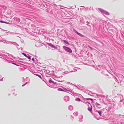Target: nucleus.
I'll return each instance as SVG.
<instances>
[{
  "label": "nucleus",
  "instance_id": "obj_17",
  "mask_svg": "<svg viewBox=\"0 0 124 124\" xmlns=\"http://www.w3.org/2000/svg\"><path fill=\"white\" fill-rule=\"evenodd\" d=\"M32 61H34V58H33L32 59Z\"/></svg>",
  "mask_w": 124,
  "mask_h": 124
},
{
  "label": "nucleus",
  "instance_id": "obj_11",
  "mask_svg": "<svg viewBox=\"0 0 124 124\" xmlns=\"http://www.w3.org/2000/svg\"><path fill=\"white\" fill-rule=\"evenodd\" d=\"M23 55L25 56L26 57H27V56L26 55V54H24V53H23Z\"/></svg>",
  "mask_w": 124,
  "mask_h": 124
},
{
  "label": "nucleus",
  "instance_id": "obj_4",
  "mask_svg": "<svg viewBox=\"0 0 124 124\" xmlns=\"http://www.w3.org/2000/svg\"><path fill=\"white\" fill-rule=\"evenodd\" d=\"M99 10L101 12L103 13L105 11L104 10L101 9H99Z\"/></svg>",
  "mask_w": 124,
  "mask_h": 124
},
{
  "label": "nucleus",
  "instance_id": "obj_15",
  "mask_svg": "<svg viewBox=\"0 0 124 124\" xmlns=\"http://www.w3.org/2000/svg\"><path fill=\"white\" fill-rule=\"evenodd\" d=\"M28 59H30V60H31V59L30 58V57H28Z\"/></svg>",
  "mask_w": 124,
  "mask_h": 124
},
{
  "label": "nucleus",
  "instance_id": "obj_6",
  "mask_svg": "<svg viewBox=\"0 0 124 124\" xmlns=\"http://www.w3.org/2000/svg\"><path fill=\"white\" fill-rule=\"evenodd\" d=\"M63 41L66 44H68V45H69V43L66 40H63Z\"/></svg>",
  "mask_w": 124,
  "mask_h": 124
},
{
  "label": "nucleus",
  "instance_id": "obj_3",
  "mask_svg": "<svg viewBox=\"0 0 124 124\" xmlns=\"http://www.w3.org/2000/svg\"><path fill=\"white\" fill-rule=\"evenodd\" d=\"M103 14L107 15H109V13L106 11H105Z\"/></svg>",
  "mask_w": 124,
  "mask_h": 124
},
{
  "label": "nucleus",
  "instance_id": "obj_1",
  "mask_svg": "<svg viewBox=\"0 0 124 124\" xmlns=\"http://www.w3.org/2000/svg\"><path fill=\"white\" fill-rule=\"evenodd\" d=\"M63 47L65 51L71 53L72 52V50L68 47L64 46H63Z\"/></svg>",
  "mask_w": 124,
  "mask_h": 124
},
{
  "label": "nucleus",
  "instance_id": "obj_16",
  "mask_svg": "<svg viewBox=\"0 0 124 124\" xmlns=\"http://www.w3.org/2000/svg\"><path fill=\"white\" fill-rule=\"evenodd\" d=\"M88 47H89V48H90V49H92V48L91 47H90V46H88Z\"/></svg>",
  "mask_w": 124,
  "mask_h": 124
},
{
  "label": "nucleus",
  "instance_id": "obj_7",
  "mask_svg": "<svg viewBox=\"0 0 124 124\" xmlns=\"http://www.w3.org/2000/svg\"><path fill=\"white\" fill-rule=\"evenodd\" d=\"M75 100L76 101H80V99L79 98H76Z\"/></svg>",
  "mask_w": 124,
  "mask_h": 124
},
{
  "label": "nucleus",
  "instance_id": "obj_14",
  "mask_svg": "<svg viewBox=\"0 0 124 124\" xmlns=\"http://www.w3.org/2000/svg\"><path fill=\"white\" fill-rule=\"evenodd\" d=\"M87 99V100H91V101H92L93 100V99Z\"/></svg>",
  "mask_w": 124,
  "mask_h": 124
},
{
  "label": "nucleus",
  "instance_id": "obj_19",
  "mask_svg": "<svg viewBox=\"0 0 124 124\" xmlns=\"http://www.w3.org/2000/svg\"><path fill=\"white\" fill-rule=\"evenodd\" d=\"M97 105H100V104H98Z\"/></svg>",
  "mask_w": 124,
  "mask_h": 124
},
{
  "label": "nucleus",
  "instance_id": "obj_2",
  "mask_svg": "<svg viewBox=\"0 0 124 124\" xmlns=\"http://www.w3.org/2000/svg\"><path fill=\"white\" fill-rule=\"evenodd\" d=\"M75 33H76L78 35L80 36L81 37H83L84 36L83 35H82V34H81L79 33V32H78L77 31H75Z\"/></svg>",
  "mask_w": 124,
  "mask_h": 124
},
{
  "label": "nucleus",
  "instance_id": "obj_18",
  "mask_svg": "<svg viewBox=\"0 0 124 124\" xmlns=\"http://www.w3.org/2000/svg\"><path fill=\"white\" fill-rule=\"evenodd\" d=\"M38 76L40 78H41V77L40 76Z\"/></svg>",
  "mask_w": 124,
  "mask_h": 124
},
{
  "label": "nucleus",
  "instance_id": "obj_9",
  "mask_svg": "<svg viewBox=\"0 0 124 124\" xmlns=\"http://www.w3.org/2000/svg\"><path fill=\"white\" fill-rule=\"evenodd\" d=\"M58 90L61 91H63L62 90V89L61 88H59L58 89Z\"/></svg>",
  "mask_w": 124,
  "mask_h": 124
},
{
  "label": "nucleus",
  "instance_id": "obj_10",
  "mask_svg": "<svg viewBox=\"0 0 124 124\" xmlns=\"http://www.w3.org/2000/svg\"><path fill=\"white\" fill-rule=\"evenodd\" d=\"M98 112L99 113L100 116H101V112L99 111H98Z\"/></svg>",
  "mask_w": 124,
  "mask_h": 124
},
{
  "label": "nucleus",
  "instance_id": "obj_12",
  "mask_svg": "<svg viewBox=\"0 0 124 124\" xmlns=\"http://www.w3.org/2000/svg\"><path fill=\"white\" fill-rule=\"evenodd\" d=\"M51 46H52L54 48L55 47V46H54L53 45H51Z\"/></svg>",
  "mask_w": 124,
  "mask_h": 124
},
{
  "label": "nucleus",
  "instance_id": "obj_13",
  "mask_svg": "<svg viewBox=\"0 0 124 124\" xmlns=\"http://www.w3.org/2000/svg\"><path fill=\"white\" fill-rule=\"evenodd\" d=\"M49 82L50 83H51V82H52V81L51 80H49Z\"/></svg>",
  "mask_w": 124,
  "mask_h": 124
},
{
  "label": "nucleus",
  "instance_id": "obj_8",
  "mask_svg": "<svg viewBox=\"0 0 124 124\" xmlns=\"http://www.w3.org/2000/svg\"><path fill=\"white\" fill-rule=\"evenodd\" d=\"M90 106L91 107V108H88V109L89 111H90L92 110V109H91V106L90 105Z\"/></svg>",
  "mask_w": 124,
  "mask_h": 124
},
{
  "label": "nucleus",
  "instance_id": "obj_5",
  "mask_svg": "<svg viewBox=\"0 0 124 124\" xmlns=\"http://www.w3.org/2000/svg\"><path fill=\"white\" fill-rule=\"evenodd\" d=\"M0 22L2 23H6V24H9L10 23L9 22L7 23V22H4V21H0Z\"/></svg>",
  "mask_w": 124,
  "mask_h": 124
}]
</instances>
